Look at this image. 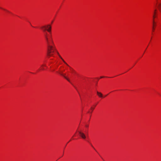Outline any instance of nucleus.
Listing matches in <instances>:
<instances>
[{"label": "nucleus", "mask_w": 161, "mask_h": 161, "mask_svg": "<svg viewBox=\"0 0 161 161\" xmlns=\"http://www.w3.org/2000/svg\"><path fill=\"white\" fill-rule=\"evenodd\" d=\"M41 28L43 31H47L51 33V26L50 25H48L47 26H42Z\"/></svg>", "instance_id": "f03ea898"}, {"label": "nucleus", "mask_w": 161, "mask_h": 161, "mask_svg": "<svg viewBox=\"0 0 161 161\" xmlns=\"http://www.w3.org/2000/svg\"><path fill=\"white\" fill-rule=\"evenodd\" d=\"M86 127H88V125H86Z\"/></svg>", "instance_id": "f8f14e48"}, {"label": "nucleus", "mask_w": 161, "mask_h": 161, "mask_svg": "<svg viewBox=\"0 0 161 161\" xmlns=\"http://www.w3.org/2000/svg\"><path fill=\"white\" fill-rule=\"evenodd\" d=\"M46 42L47 46V55L49 57L53 56V53L56 49L52 36L51 35H48L46 33L44 35Z\"/></svg>", "instance_id": "f257e3e1"}, {"label": "nucleus", "mask_w": 161, "mask_h": 161, "mask_svg": "<svg viewBox=\"0 0 161 161\" xmlns=\"http://www.w3.org/2000/svg\"><path fill=\"white\" fill-rule=\"evenodd\" d=\"M78 132L79 133L80 136L83 139H85L86 138V136L85 135L84 133L80 131H78Z\"/></svg>", "instance_id": "7ed1b4c3"}, {"label": "nucleus", "mask_w": 161, "mask_h": 161, "mask_svg": "<svg viewBox=\"0 0 161 161\" xmlns=\"http://www.w3.org/2000/svg\"><path fill=\"white\" fill-rule=\"evenodd\" d=\"M58 54V55L59 57H60V58L61 59L63 60V62L65 63L66 65H68V64L65 62V61L61 57V56L58 53V52H57Z\"/></svg>", "instance_id": "0eeeda50"}, {"label": "nucleus", "mask_w": 161, "mask_h": 161, "mask_svg": "<svg viewBox=\"0 0 161 161\" xmlns=\"http://www.w3.org/2000/svg\"><path fill=\"white\" fill-rule=\"evenodd\" d=\"M4 10H6V11H7V12H9L7 10H5V9H4Z\"/></svg>", "instance_id": "2eb2a0df"}, {"label": "nucleus", "mask_w": 161, "mask_h": 161, "mask_svg": "<svg viewBox=\"0 0 161 161\" xmlns=\"http://www.w3.org/2000/svg\"><path fill=\"white\" fill-rule=\"evenodd\" d=\"M42 70H43L44 69L43 68H42L41 69Z\"/></svg>", "instance_id": "ddd939ff"}, {"label": "nucleus", "mask_w": 161, "mask_h": 161, "mask_svg": "<svg viewBox=\"0 0 161 161\" xmlns=\"http://www.w3.org/2000/svg\"><path fill=\"white\" fill-rule=\"evenodd\" d=\"M94 108L91 107V109L92 110V111H93V110L94 109Z\"/></svg>", "instance_id": "9d476101"}, {"label": "nucleus", "mask_w": 161, "mask_h": 161, "mask_svg": "<svg viewBox=\"0 0 161 161\" xmlns=\"http://www.w3.org/2000/svg\"><path fill=\"white\" fill-rule=\"evenodd\" d=\"M156 10L155 9V10H154V14L153 15V19H154V18H155V14H156Z\"/></svg>", "instance_id": "1a4fd4ad"}, {"label": "nucleus", "mask_w": 161, "mask_h": 161, "mask_svg": "<svg viewBox=\"0 0 161 161\" xmlns=\"http://www.w3.org/2000/svg\"><path fill=\"white\" fill-rule=\"evenodd\" d=\"M103 77H104L101 76V77L100 78H103Z\"/></svg>", "instance_id": "4468645a"}, {"label": "nucleus", "mask_w": 161, "mask_h": 161, "mask_svg": "<svg viewBox=\"0 0 161 161\" xmlns=\"http://www.w3.org/2000/svg\"><path fill=\"white\" fill-rule=\"evenodd\" d=\"M60 75H62L63 76L65 79H66L68 81H69V82H70V80H69V79L68 78H67L65 76V75H64L62 73V72H58Z\"/></svg>", "instance_id": "20e7f679"}, {"label": "nucleus", "mask_w": 161, "mask_h": 161, "mask_svg": "<svg viewBox=\"0 0 161 161\" xmlns=\"http://www.w3.org/2000/svg\"><path fill=\"white\" fill-rule=\"evenodd\" d=\"M158 7L160 10H161V3H159L158 5Z\"/></svg>", "instance_id": "6e6552de"}, {"label": "nucleus", "mask_w": 161, "mask_h": 161, "mask_svg": "<svg viewBox=\"0 0 161 161\" xmlns=\"http://www.w3.org/2000/svg\"><path fill=\"white\" fill-rule=\"evenodd\" d=\"M97 95L99 97H103V95L100 92H99L98 91H97Z\"/></svg>", "instance_id": "39448f33"}, {"label": "nucleus", "mask_w": 161, "mask_h": 161, "mask_svg": "<svg viewBox=\"0 0 161 161\" xmlns=\"http://www.w3.org/2000/svg\"><path fill=\"white\" fill-rule=\"evenodd\" d=\"M43 66H45V65H41L42 67H43Z\"/></svg>", "instance_id": "9b49d317"}, {"label": "nucleus", "mask_w": 161, "mask_h": 161, "mask_svg": "<svg viewBox=\"0 0 161 161\" xmlns=\"http://www.w3.org/2000/svg\"><path fill=\"white\" fill-rule=\"evenodd\" d=\"M155 25V23L154 21V19H153V31L154 29H155V27L154 26Z\"/></svg>", "instance_id": "423d86ee"}]
</instances>
